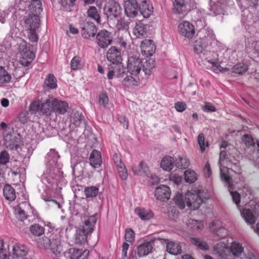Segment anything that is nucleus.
<instances>
[{
  "label": "nucleus",
  "instance_id": "6e6552de",
  "mask_svg": "<svg viewBox=\"0 0 259 259\" xmlns=\"http://www.w3.org/2000/svg\"><path fill=\"white\" fill-rule=\"evenodd\" d=\"M20 52L22 56L20 61V64L24 66H29L35 58L34 54L27 49L25 44L20 46Z\"/></svg>",
  "mask_w": 259,
  "mask_h": 259
},
{
  "label": "nucleus",
  "instance_id": "a19ab883",
  "mask_svg": "<svg viewBox=\"0 0 259 259\" xmlns=\"http://www.w3.org/2000/svg\"><path fill=\"white\" fill-rule=\"evenodd\" d=\"M231 72L238 74H242L248 70V66L244 63H238L231 69Z\"/></svg>",
  "mask_w": 259,
  "mask_h": 259
},
{
  "label": "nucleus",
  "instance_id": "de8ad7c7",
  "mask_svg": "<svg viewBox=\"0 0 259 259\" xmlns=\"http://www.w3.org/2000/svg\"><path fill=\"white\" fill-rule=\"evenodd\" d=\"M186 2L185 0H175L174 10L179 14H181L186 8Z\"/></svg>",
  "mask_w": 259,
  "mask_h": 259
},
{
  "label": "nucleus",
  "instance_id": "37998d69",
  "mask_svg": "<svg viewBox=\"0 0 259 259\" xmlns=\"http://www.w3.org/2000/svg\"><path fill=\"white\" fill-rule=\"evenodd\" d=\"M11 75L5 70L4 67L0 66V83L4 84L10 82Z\"/></svg>",
  "mask_w": 259,
  "mask_h": 259
},
{
  "label": "nucleus",
  "instance_id": "c85d7f7f",
  "mask_svg": "<svg viewBox=\"0 0 259 259\" xmlns=\"http://www.w3.org/2000/svg\"><path fill=\"white\" fill-rule=\"evenodd\" d=\"M135 211L142 220H149L153 217V213L150 210L143 208H136Z\"/></svg>",
  "mask_w": 259,
  "mask_h": 259
},
{
  "label": "nucleus",
  "instance_id": "f3484780",
  "mask_svg": "<svg viewBox=\"0 0 259 259\" xmlns=\"http://www.w3.org/2000/svg\"><path fill=\"white\" fill-rule=\"evenodd\" d=\"M107 59L108 61L114 64L121 62V56L120 50L115 47H111L107 53Z\"/></svg>",
  "mask_w": 259,
  "mask_h": 259
},
{
  "label": "nucleus",
  "instance_id": "a18cd8bd",
  "mask_svg": "<svg viewBox=\"0 0 259 259\" xmlns=\"http://www.w3.org/2000/svg\"><path fill=\"white\" fill-rule=\"evenodd\" d=\"M84 193L87 198L95 197L99 193V188L96 186L87 187L84 189Z\"/></svg>",
  "mask_w": 259,
  "mask_h": 259
},
{
  "label": "nucleus",
  "instance_id": "4468645a",
  "mask_svg": "<svg viewBox=\"0 0 259 259\" xmlns=\"http://www.w3.org/2000/svg\"><path fill=\"white\" fill-rule=\"evenodd\" d=\"M155 45L151 39H145L141 42V49L143 55L151 56L155 52Z\"/></svg>",
  "mask_w": 259,
  "mask_h": 259
},
{
  "label": "nucleus",
  "instance_id": "e2e57ef3",
  "mask_svg": "<svg viewBox=\"0 0 259 259\" xmlns=\"http://www.w3.org/2000/svg\"><path fill=\"white\" fill-rule=\"evenodd\" d=\"M10 156L6 150L2 151L0 153V164L5 165L9 162Z\"/></svg>",
  "mask_w": 259,
  "mask_h": 259
},
{
  "label": "nucleus",
  "instance_id": "052dcab7",
  "mask_svg": "<svg viewBox=\"0 0 259 259\" xmlns=\"http://www.w3.org/2000/svg\"><path fill=\"white\" fill-rule=\"evenodd\" d=\"M15 213L17 218L21 221H23L27 218L24 211L19 206L15 207Z\"/></svg>",
  "mask_w": 259,
  "mask_h": 259
},
{
  "label": "nucleus",
  "instance_id": "58836bf2",
  "mask_svg": "<svg viewBox=\"0 0 259 259\" xmlns=\"http://www.w3.org/2000/svg\"><path fill=\"white\" fill-rule=\"evenodd\" d=\"M161 167L165 170L170 171L173 167V158L171 157H165L161 161Z\"/></svg>",
  "mask_w": 259,
  "mask_h": 259
},
{
  "label": "nucleus",
  "instance_id": "f03ea898",
  "mask_svg": "<svg viewBox=\"0 0 259 259\" xmlns=\"http://www.w3.org/2000/svg\"><path fill=\"white\" fill-rule=\"evenodd\" d=\"M121 8L119 4L114 1H109L105 6L104 12L108 18L113 19L120 16Z\"/></svg>",
  "mask_w": 259,
  "mask_h": 259
},
{
  "label": "nucleus",
  "instance_id": "aec40b11",
  "mask_svg": "<svg viewBox=\"0 0 259 259\" xmlns=\"http://www.w3.org/2000/svg\"><path fill=\"white\" fill-rule=\"evenodd\" d=\"M50 240L49 246L50 247L48 249H50L52 252L55 254H60L62 250V247L59 238L56 235H51L50 237Z\"/></svg>",
  "mask_w": 259,
  "mask_h": 259
},
{
  "label": "nucleus",
  "instance_id": "2f4dec72",
  "mask_svg": "<svg viewBox=\"0 0 259 259\" xmlns=\"http://www.w3.org/2000/svg\"><path fill=\"white\" fill-rule=\"evenodd\" d=\"M45 88H47L48 89H55L57 87V80L52 74H49L45 79L44 83Z\"/></svg>",
  "mask_w": 259,
  "mask_h": 259
},
{
  "label": "nucleus",
  "instance_id": "864d4df0",
  "mask_svg": "<svg viewBox=\"0 0 259 259\" xmlns=\"http://www.w3.org/2000/svg\"><path fill=\"white\" fill-rule=\"evenodd\" d=\"M84 116L82 114L78 111H76L74 113L72 117V122L76 127L79 126Z\"/></svg>",
  "mask_w": 259,
  "mask_h": 259
},
{
  "label": "nucleus",
  "instance_id": "ea45409f",
  "mask_svg": "<svg viewBox=\"0 0 259 259\" xmlns=\"http://www.w3.org/2000/svg\"><path fill=\"white\" fill-rule=\"evenodd\" d=\"M220 176L221 179L230 186L232 182V178L229 175V169L227 167H223L220 168Z\"/></svg>",
  "mask_w": 259,
  "mask_h": 259
},
{
  "label": "nucleus",
  "instance_id": "c9c22d12",
  "mask_svg": "<svg viewBox=\"0 0 259 259\" xmlns=\"http://www.w3.org/2000/svg\"><path fill=\"white\" fill-rule=\"evenodd\" d=\"M88 17H90L96 21L98 24L101 23V18L100 14L96 7L91 6L87 11Z\"/></svg>",
  "mask_w": 259,
  "mask_h": 259
},
{
  "label": "nucleus",
  "instance_id": "9d476101",
  "mask_svg": "<svg viewBox=\"0 0 259 259\" xmlns=\"http://www.w3.org/2000/svg\"><path fill=\"white\" fill-rule=\"evenodd\" d=\"M139 5L136 0H127L124 3L125 15L131 18L136 17L138 13Z\"/></svg>",
  "mask_w": 259,
  "mask_h": 259
},
{
  "label": "nucleus",
  "instance_id": "9b49d317",
  "mask_svg": "<svg viewBox=\"0 0 259 259\" xmlns=\"http://www.w3.org/2000/svg\"><path fill=\"white\" fill-rule=\"evenodd\" d=\"M97 31L95 24L91 22H85L81 29L82 36L85 39H89L91 37L95 36Z\"/></svg>",
  "mask_w": 259,
  "mask_h": 259
},
{
  "label": "nucleus",
  "instance_id": "3c124183",
  "mask_svg": "<svg viewBox=\"0 0 259 259\" xmlns=\"http://www.w3.org/2000/svg\"><path fill=\"white\" fill-rule=\"evenodd\" d=\"M176 204L181 209L185 207L186 200L184 199V196L182 194L177 193L174 198Z\"/></svg>",
  "mask_w": 259,
  "mask_h": 259
},
{
  "label": "nucleus",
  "instance_id": "f704fd0d",
  "mask_svg": "<svg viewBox=\"0 0 259 259\" xmlns=\"http://www.w3.org/2000/svg\"><path fill=\"white\" fill-rule=\"evenodd\" d=\"M29 9L32 14H37L38 15L42 11L40 1L39 0H31Z\"/></svg>",
  "mask_w": 259,
  "mask_h": 259
},
{
  "label": "nucleus",
  "instance_id": "c03bdc74",
  "mask_svg": "<svg viewBox=\"0 0 259 259\" xmlns=\"http://www.w3.org/2000/svg\"><path fill=\"white\" fill-rule=\"evenodd\" d=\"M185 179L186 182L192 184L197 180V175L194 170L189 169L185 172Z\"/></svg>",
  "mask_w": 259,
  "mask_h": 259
},
{
  "label": "nucleus",
  "instance_id": "2eb2a0df",
  "mask_svg": "<svg viewBox=\"0 0 259 259\" xmlns=\"http://www.w3.org/2000/svg\"><path fill=\"white\" fill-rule=\"evenodd\" d=\"M5 145L7 149L17 150L20 142L19 135L7 134L5 138Z\"/></svg>",
  "mask_w": 259,
  "mask_h": 259
},
{
  "label": "nucleus",
  "instance_id": "4c0bfd02",
  "mask_svg": "<svg viewBox=\"0 0 259 259\" xmlns=\"http://www.w3.org/2000/svg\"><path fill=\"white\" fill-rule=\"evenodd\" d=\"M191 240L192 243L197 247L199 249L203 251H206L209 249L208 245L203 240L199 238H192Z\"/></svg>",
  "mask_w": 259,
  "mask_h": 259
},
{
  "label": "nucleus",
  "instance_id": "473e14b6",
  "mask_svg": "<svg viewBox=\"0 0 259 259\" xmlns=\"http://www.w3.org/2000/svg\"><path fill=\"white\" fill-rule=\"evenodd\" d=\"M70 66L71 70H80L84 67V63L81 58L76 56L72 59L70 62Z\"/></svg>",
  "mask_w": 259,
  "mask_h": 259
},
{
  "label": "nucleus",
  "instance_id": "79ce46f5",
  "mask_svg": "<svg viewBox=\"0 0 259 259\" xmlns=\"http://www.w3.org/2000/svg\"><path fill=\"white\" fill-rule=\"evenodd\" d=\"M213 58L208 60V62L213 65L219 67V69L221 72H225L226 71H229L230 69L227 67L223 68L220 65V62L218 57V54L217 53L213 52L212 54Z\"/></svg>",
  "mask_w": 259,
  "mask_h": 259
},
{
  "label": "nucleus",
  "instance_id": "c756f323",
  "mask_svg": "<svg viewBox=\"0 0 259 259\" xmlns=\"http://www.w3.org/2000/svg\"><path fill=\"white\" fill-rule=\"evenodd\" d=\"M3 193L5 198L10 201L16 199V193L14 188L10 185H6L3 189Z\"/></svg>",
  "mask_w": 259,
  "mask_h": 259
},
{
  "label": "nucleus",
  "instance_id": "f257e3e1",
  "mask_svg": "<svg viewBox=\"0 0 259 259\" xmlns=\"http://www.w3.org/2000/svg\"><path fill=\"white\" fill-rule=\"evenodd\" d=\"M59 157V155L57 152L54 150H50V152L47 154L48 162L47 166L48 169H47L44 176L48 178L49 181L54 179L55 178V169L57 163V159Z\"/></svg>",
  "mask_w": 259,
  "mask_h": 259
},
{
  "label": "nucleus",
  "instance_id": "5701e85b",
  "mask_svg": "<svg viewBox=\"0 0 259 259\" xmlns=\"http://www.w3.org/2000/svg\"><path fill=\"white\" fill-rule=\"evenodd\" d=\"M153 248L152 243L149 241L144 242L137 247L138 255L142 257L150 253Z\"/></svg>",
  "mask_w": 259,
  "mask_h": 259
},
{
  "label": "nucleus",
  "instance_id": "412c9836",
  "mask_svg": "<svg viewBox=\"0 0 259 259\" xmlns=\"http://www.w3.org/2000/svg\"><path fill=\"white\" fill-rule=\"evenodd\" d=\"M53 111L57 112L59 114H64L68 108V104L65 101L53 99Z\"/></svg>",
  "mask_w": 259,
  "mask_h": 259
},
{
  "label": "nucleus",
  "instance_id": "09e8293b",
  "mask_svg": "<svg viewBox=\"0 0 259 259\" xmlns=\"http://www.w3.org/2000/svg\"><path fill=\"white\" fill-rule=\"evenodd\" d=\"M31 233L35 236H40L44 233V228L38 224H34L30 227Z\"/></svg>",
  "mask_w": 259,
  "mask_h": 259
},
{
  "label": "nucleus",
  "instance_id": "dca6fc26",
  "mask_svg": "<svg viewBox=\"0 0 259 259\" xmlns=\"http://www.w3.org/2000/svg\"><path fill=\"white\" fill-rule=\"evenodd\" d=\"M27 248L22 244H17L13 246V259H25L28 254Z\"/></svg>",
  "mask_w": 259,
  "mask_h": 259
},
{
  "label": "nucleus",
  "instance_id": "7ed1b4c3",
  "mask_svg": "<svg viewBox=\"0 0 259 259\" xmlns=\"http://www.w3.org/2000/svg\"><path fill=\"white\" fill-rule=\"evenodd\" d=\"M142 60L136 56L130 57L127 61V70L131 75L137 76L141 73Z\"/></svg>",
  "mask_w": 259,
  "mask_h": 259
},
{
  "label": "nucleus",
  "instance_id": "cd10ccee",
  "mask_svg": "<svg viewBox=\"0 0 259 259\" xmlns=\"http://www.w3.org/2000/svg\"><path fill=\"white\" fill-rule=\"evenodd\" d=\"M152 7L146 1H143L141 5L139 6V10L145 18H148L152 14Z\"/></svg>",
  "mask_w": 259,
  "mask_h": 259
},
{
  "label": "nucleus",
  "instance_id": "4be33fe9",
  "mask_svg": "<svg viewBox=\"0 0 259 259\" xmlns=\"http://www.w3.org/2000/svg\"><path fill=\"white\" fill-rule=\"evenodd\" d=\"M102 161L101 159V155L100 152L97 150H94L90 154V163L94 168L99 167Z\"/></svg>",
  "mask_w": 259,
  "mask_h": 259
},
{
  "label": "nucleus",
  "instance_id": "1a4fd4ad",
  "mask_svg": "<svg viewBox=\"0 0 259 259\" xmlns=\"http://www.w3.org/2000/svg\"><path fill=\"white\" fill-rule=\"evenodd\" d=\"M178 30L182 36L188 39L192 38L195 34L194 26L188 21L181 23L179 25Z\"/></svg>",
  "mask_w": 259,
  "mask_h": 259
},
{
  "label": "nucleus",
  "instance_id": "f8f14e48",
  "mask_svg": "<svg viewBox=\"0 0 259 259\" xmlns=\"http://www.w3.org/2000/svg\"><path fill=\"white\" fill-rule=\"evenodd\" d=\"M154 195L157 200L166 201L170 198V189L166 185H161L156 188Z\"/></svg>",
  "mask_w": 259,
  "mask_h": 259
},
{
  "label": "nucleus",
  "instance_id": "0e129e2a",
  "mask_svg": "<svg viewBox=\"0 0 259 259\" xmlns=\"http://www.w3.org/2000/svg\"><path fill=\"white\" fill-rule=\"evenodd\" d=\"M120 166L118 167V173L122 180H126L128 175L127 170L125 168L124 164L123 163H120Z\"/></svg>",
  "mask_w": 259,
  "mask_h": 259
},
{
  "label": "nucleus",
  "instance_id": "4d7b16f0",
  "mask_svg": "<svg viewBox=\"0 0 259 259\" xmlns=\"http://www.w3.org/2000/svg\"><path fill=\"white\" fill-rule=\"evenodd\" d=\"M50 242V238L44 237L38 239L37 241V244L39 248L48 249L49 246V243Z\"/></svg>",
  "mask_w": 259,
  "mask_h": 259
},
{
  "label": "nucleus",
  "instance_id": "bf43d9fd",
  "mask_svg": "<svg viewBox=\"0 0 259 259\" xmlns=\"http://www.w3.org/2000/svg\"><path fill=\"white\" fill-rule=\"evenodd\" d=\"M82 252L81 250L71 248L69 249L68 253L69 255V257L70 259H76Z\"/></svg>",
  "mask_w": 259,
  "mask_h": 259
},
{
  "label": "nucleus",
  "instance_id": "bb28decb",
  "mask_svg": "<svg viewBox=\"0 0 259 259\" xmlns=\"http://www.w3.org/2000/svg\"><path fill=\"white\" fill-rule=\"evenodd\" d=\"M53 99H47L44 102L40 103V111L47 116L51 115L52 112L53 111Z\"/></svg>",
  "mask_w": 259,
  "mask_h": 259
},
{
  "label": "nucleus",
  "instance_id": "a878e982",
  "mask_svg": "<svg viewBox=\"0 0 259 259\" xmlns=\"http://www.w3.org/2000/svg\"><path fill=\"white\" fill-rule=\"evenodd\" d=\"M166 250L173 255H178L182 253V247L179 243L169 241L166 243Z\"/></svg>",
  "mask_w": 259,
  "mask_h": 259
},
{
  "label": "nucleus",
  "instance_id": "20e7f679",
  "mask_svg": "<svg viewBox=\"0 0 259 259\" xmlns=\"http://www.w3.org/2000/svg\"><path fill=\"white\" fill-rule=\"evenodd\" d=\"M210 39L211 37L209 35L197 39L193 45L195 52L198 54H203L205 55L207 47L211 43Z\"/></svg>",
  "mask_w": 259,
  "mask_h": 259
},
{
  "label": "nucleus",
  "instance_id": "393cba45",
  "mask_svg": "<svg viewBox=\"0 0 259 259\" xmlns=\"http://www.w3.org/2000/svg\"><path fill=\"white\" fill-rule=\"evenodd\" d=\"M132 170L135 175L147 176L149 172V168L146 162L141 161L138 165H134Z\"/></svg>",
  "mask_w": 259,
  "mask_h": 259
},
{
  "label": "nucleus",
  "instance_id": "0eeeda50",
  "mask_svg": "<svg viewBox=\"0 0 259 259\" xmlns=\"http://www.w3.org/2000/svg\"><path fill=\"white\" fill-rule=\"evenodd\" d=\"M185 200L187 206L193 210L198 209L202 203V199L196 193L188 192L185 196Z\"/></svg>",
  "mask_w": 259,
  "mask_h": 259
},
{
  "label": "nucleus",
  "instance_id": "5fc2aeb1",
  "mask_svg": "<svg viewBox=\"0 0 259 259\" xmlns=\"http://www.w3.org/2000/svg\"><path fill=\"white\" fill-rule=\"evenodd\" d=\"M187 225L190 228L194 230H199L203 227V224L202 222L198 221L195 220H189Z\"/></svg>",
  "mask_w": 259,
  "mask_h": 259
},
{
  "label": "nucleus",
  "instance_id": "b1692460",
  "mask_svg": "<svg viewBox=\"0 0 259 259\" xmlns=\"http://www.w3.org/2000/svg\"><path fill=\"white\" fill-rule=\"evenodd\" d=\"M214 254L222 258H225L230 253V249L225 244L219 243L213 247Z\"/></svg>",
  "mask_w": 259,
  "mask_h": 259
},
{
  "label": "nucleus",
  "instance_id": "72a5a7b5",
  "mask_svg": "<svg viewBox=\"0 0 259 259\" xmlns=\"http://www.w3.org/2000/svg\"><path fill=\"white\" fill-rule=\"evenodd\" d=\"M113 67V69L115 72L116 77L117 78H122L124 76L126 73V69L123 67V64L121 62L111 64Z\"/></svg>",
  "mask_w": 259,
  "mask_h": 259
},
{
  "label": "nucleus",
  "instance_id": "680f3d73",
  "mask_svg": "<svg viewBox=\"0 0 259 259\" xmlns=\"http://www.w3.org/2000/svg\"><path fill=\"white\" fill-rule=\"evenodd\" d=\"M135 232L132 229H127L124 235L125 240L128 242H132L135 240Z\"/></svg>",
  "mask_w": 259,
  "mask_h": 259
},
{
  "label": "nucleus",
  "instance_id": "a211bd4d",
  "mask_svg": "<svg viewBox=\"0 0 259 259\" xmlns=\"http://www.w3.org/2000/svg\"><path fill=\"white\" fill-rule=\"evenodd\" d=\"M90 233H91V229H85L81 226V228L77 230L76 232L74 239L75 243L79 245L84 244L87 240V235Z\"/></svg>",
  "mask_w": 259,
  "mask_h": 259
},
{
  "label": "nucleus",
  "instance_id": "e433bc0d",
  "mask_svg": "<svg viewBox=\"0 0 259 259\" xmlns=\"http://www.w3.org/2000/svg\"><path fill=\"white\" fill-rule=\"evenodd\" d=\"M241 214L247 223L251 225L255 223L256 217L250 209L247 208L244 209Z\"/></svg>",
  "mask_w": 259,
  "mask_h": 259
},
{
  "label": "nucleus",
  "instance_id": "13d9d810",
  "mask_svg": "<svg viewBox=\"0 0 259 259\" xmlns=\"http://www.w3.org/2000/svg\"><path fill=\"white\" fill-rule=\"evenodd\" d=\"M242 142L247 147L253 146L255 144L252 137L249 134H244L242 136Z\"/></svg>",
  "mask_w": 259,
  "mask_h": 259
},
{
  "label": "nucleus",
  "instance_id": "ddd939ff",
  "mask_svg": "<svg viewBox=\"0 0 259 259\" xmlns=\"http://www.w3.org/2000/svg\"><path fill=\"white\" fill-rule=\"evenodd\" d=\"M39 18L37 14L29 15L24 20V27L26 30H34L39 27Z\"/></svg>",
  "mask_w": 259,
  "mask_h": 259
},
{
  "label": "nucleus",
  "instance_id": "338daca9",
  "mask_svg": "<svg viewBox=\"0 0 259 259\" xmlns=\"http://www.w3.org/2000/svg\"><path fill=\"white\" fill-rule=\"evenodd\" d=\"M36 30H27L28 31V37L31 42H37L38 39Z\"/></svg>",
  "mask_w": 259,
  "mask_h": 259
},
{
  "label": "nucleus",
  "instance_id": "603ef678",
  "mask_svg": "<svg viewBox=\"0 0 259 259\" xmlns=\"http://www.w3.org/2000/svg\"><path fill=\"white\" fill-rule=\"evenodd\" d=\"M97 222V219L94 216H91L84 221L83 225L82 226L85 229H91V232L93 231V227Z\"/></svg>",
  "mask_w": 259,
  "mask_h": 259
},
{
  "label": "nucleus",
  "instance_id": "8fccbe9b",
  "mask_svg": "<svg viewBox=\"0 0 259 259\" xmlns=\"http://www.w3.org/2000/svg\"><path fill=\"white\" fill-rule=\"evenodd\" d=\"M230 249V252H231L234 256L237 257L239 256L243 250L242 246L236 243H233Z\"/></svg>",
  "mask_w": 259,
  "mask_h": 259
},
{
  "label": "nucleus",
  "instance_id": "39448f33",
  "mask_svg": "<svg viewBox=\"0 0 259 259\" xmlns=\"http://www.w3.org/2000/svg\"><path fill=\"white\" fill-rule=\"evenodd\" d=\"M226 0H210L209 1V15L215 16L218 15H224V8Z\"/></svg>",
  "mask_w": 259,
  "mask_h": 259
},
{
  "label": "nucleus",
  "instance_id": "6ab92c4d",
  "mask_svg": "<svg viewBox=\"0 0 259 259\" xmlns=\"http://www.w3.org/2000/svg\"><path fill=\"white\" fill-rule=\"evenodd\" d=\"M141 73H144L146 78L150 75L155 68V61L152 58L146 59L144 61H142Z\"/></svg>",
  "mask_w": 259,
  "mask_h": 259
},
{
  "label": "nucleus",
  "instance_id": "774afa93",
  "mask_svg": "<svg viewBox=\"0 0 259 259\" xmlns=\"http://www.w3.org/2000/svg\"><path fill=\"white\" fill-rule=\"evenodd\" d=\"M41 108V104L39 101H35L32 103L30 105V111L33 113H35L36 112L40 111Z\"/></svg>",
  "mask_w": 259,
  "mask_h": 259
},
{
  "label": "nucleus",
  "instance_id": "49530a36",
  "mask_svg": "<svg viewBox=\"0 0 259 259\" xmlns=\"http://www.w3.org/2000/svg\"><path fill=\"white\" fill-rule=\"evenodd\" d=\"M189 161L186 158L179 157L175 161L176 166L181 169H185L189 165Z\"/></svg>",
  "mask_w": 259,
  "mask_h": 259
},
{
  "label": "nucleus",
  "instance_id": "6e6d98bb",
  "mask_svg": "<svg viewBox=\"0 0 259 259\" xmlns=\"http://www.w3.org/2000/svg\"><path fill=\"white\" fill-rule=\"evenodd\" d=\"M122 82L124 85L127 87L137 85V81L131 75H127L125 76Z\"/></svg>",
  "mask_w": 259,
  "mask_h": 259
},
{
  "label": "nucleus",
  "instance_id": "7c9ffc66",
  "mask_svg": "<svg viewBox=\"0 0 259 259\" xmlns=\"http://www.w3.org/2000/svg\"><path fill=\"white\" fill-rule=\"evenodd\" d=\"M133 32L137 37L144 36L146 34L147 26L142 22L139 21L136 23Z\"/></svg>",
  "mask_w": 259,
  "mask_h": 259
},
{
  "label": "nucleus",
  "instance_id": "423d86ee",
  "mask_svg": "<svg viewBox=\"0 0 259 259\" xmlns=\"http://www.w3.org/2000/svg\"><path fill=\"white\" fill-rule=\"evenodd\" d=\"M97 43L101 48H107L112 41V36L110 32L106 30L100 31L96 35Z\"/></svg>",
  "mask_w": 259,
  "mask_h": 259
},
{
  "label": "nucleus",
  "instance_id": "69168bd1",
  "mask_svg": "<svg viewBox=\"0 0 259 259\" xmlns=\"http://www.w3.org/2000/svg\"><path fill=\"white\" fill-rule=\"evenodd\" d=\"M129 23L123 19L118 20L116 24L117 28L119 30L127 31L128 28Z\"/></svg>",
  "mask_w": 259,
  "mask_h": 259
}]
</instances>
